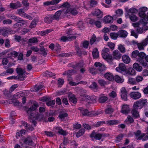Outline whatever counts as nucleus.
<instances>
[{"mask_svg": "<svg viewBox=\"0 0 148 148\" xmlns=\"http://www.w3.org/2000/svg\"><path fill=\"white\" fill-rule=\"evenodd\" d=\"M145 19H140L139 22L141 25V26L138 27L136 28V31L137 33L139 34L143 33L144 31L148 29V27L146 26L148 23L147 21H145Z\"/></svg>", "mask_w": 148, "mask_h": 148, "instance_id": "obj_1", "label": "nucleus"}, {"mask_svg": "<svg viewBox=\"0 0 148 148\" xmlns=\"http://www.w3.org/2000/svg\"><path fill=\"white\" fill-rule=\"evenodd\" d=\"M147 100L146 99H141L134 103L133 108H134L141 109L147 104Z\"/></svg>", "mask_w": 148, "mask_h": 148, "instance_id": "obj_2", "label": "nucleus"}, {"mask_svg": "<svg viewBox=\"0 0 148 148\" xmlns=\"http://www.w3.org/2000/svg\"><path fill=\"white\" fill-rule=\"evenodd\" d=\"M16 71L18 75H17L18 80L21 81L24 80L26 77L25 74L28 73L26 72L25 71L20 68H17L16 69Z\"/></svg>", "mask_w": 148, "mask_h": 148, "instance_id": "obj_3", "label": "nucleus"}, {"mask_svg": "<svg viewBox=\"0 0 148 148\" xmlns=\"http://www.w3.org/2000/svg\"><path fill=\"white\" fill-rule=\"evenodd\" d=\"M139 11L138 13L139 16L142 18L141 19H145V21H147L146 20V18L148 21V12L147 14L146 15L145 12L148 10V8L146 7H143L139 8Z\"/></svg>", "mask_w": 148, "mask_h": 148, "instance_id": "obj_4", "label": "nucleus"}, {"mask_svg": "<svg viewBox=\"0 0 148 148\" xmlns=\"http://www.w3.org/2000/svg\"><path fill=\"white\" fill-rule=\"evenodd\" d=\"M138 56L137 58V61L141 64L143 66H146L148 65V63L145 61V58L146 55L143 52L138 53Z\"/></svg>", "mask_w": 148, "mask_h": 148, "instance_id": "obj_5", "label": "nucleus"}, {"mask_svg": "<svg viewBox=\"0 0 148 148\" xmlns=\"http://www.w3.org/2000/svg\"><path fill=\"white\" fill-rule=\"evenodd\" d=\"M135 135L136 138L137 140H141L143 141H144L148 140V135L146 136L143 138L145 136L144 133H141V132L139 130H138L134 133Z\"/></svg>", "mask_w": 148, "mask_h": 148, "instance_id": "obj_6", "label": "nucleus"}, {"mask_svg": "<svg viewBox=\"0 0 148 148\" xmlns=\"http://www.w3.org/2000/svg\"><path fill=\"white\" fill-rule=\"evenodd\" d=\"M64 10H60L57 11L53 16L54 19L57 20H59L60 16L61 17H64L67 15V11Z\"/></svg>", "mask_w": 148, "mask_h": 148, "instance_id": "obj_7", "label": "nucleus"}, {"mask_svg": "<svg viewBox=\"0 0 148 148\" xmlns=\"http://www.w3.org/2000/svg\"><path fill=\"white\" fill-rule=\"evenodd\" d=\"M127 92L125 88L123 87L121 88L120 94L122 99L124 101H127Z\"/></svg>", "mask_w": 148, "mask_h": 148, "instance_id": "obj_8", "label": "nucleus"}, {"mask_svg": "<svg viewBox=\"0 0 148 148\" xmlns=\"http://www.w3.org/2000/svg\"><path fill=\"white\" fill-rule=\"evenodd\" d=\"M116 70L117 71L124 75L125 74H126L127 68L125 64L122 63L120 64L119 66L116 68Z\"/></svg>", "mask_w": 148, "mask_h": 148, "instance_id": "obj_9", "label": "nucleus"}, {"mask_svg": "<svg viewBox=\"0 0 148 148\" xmlns=\"http://www.w3.org/2000/svg\"><path fill=\"white\" fill-rule=\"evenodd\" d=\"M102 58L109 63L112 62L113 60L112 55L109 53H102Z\"/></svg>", "mask_w": 148, "mask_h": 148, "instance_id": "obj_10", "label": "nucleus"}, {"mask_svg": "<svg viewBox=\"0 0 148 148\" xmlns=\"http://www.w3.org/2000/svg\"><path fill=\"white\" fill-rule=\"evenodd\" d=\"M130 97L134 100H137L140 98L141 96V94L138 92H132L130 94Z\"/></svg>", "mask_w": 148, "mask_h": 148, "instance_id": "obj_11", "label": "nucleus"}, {"mask_svg": "<svg viewBox=\"0 0 148 148\" xmlns=\"http://www.w3.org/2000/svg\"><path fill=\"white\" fill-rule=\"evenodd\" d=\"M135 44L137 45L138 48L139 50H144L145 47L147 45L146 41L144 40H143L141 42L139 43L136 42Z\"/></svg>", "mask_w": 148, "mask_h": 148, "instance_id": "obj_12", "label": "nucleus"}, {"mask_svg": "<svg viewBox=\"0 0 148 148\" xmlns=\"http://www.w3.org/2000/svg\"><path fill=\"white\" fill-rule=\"evenodd\" d=\"M78 9L76 7H71L70 8L69 10L67 9L66 11H67V14H71L73 15H76L78 13Z\"/></svg>", "mask_w": 148, "mask_h": 148, "instance_id": "obj_13", "label": "nucleus"}, {"mask_svg": "<svg viewBox=\"0 0 148 148\" xmlns=\"http://www.w3.org/2000/svg\"><path fill=\"white\" fill-rule=\"evenodd\" d=\"M15 32V31L12 30L11 28H9L6 29H2V34L4 36H7L9 34H14Z\"/></svg>", "mask_w": 148, "mask_h": 148, "instance_id": "obj_14", "label": "nucleus"}, {"mask_svg": "<svg viewBox=\"0 0 148 148\" xmlns=\"http://www.w3.org/2000/svg\"><path fill=\"white\" fill-rule=\"evenodd\" d=\"M78 110L80 111L82 115L86 116H90L91 114L90 112H89L86 109L80 107L78 108Z\"/></svg>", "mask_w": 148, "mask_h": 148, "instance_id": "obj_15", "label": "nucleus"}, {"mask_svg": "<svg viewBox=\"0 0 148 148\" xmlns=\"http://www.w3.org/2000/svg\"><path fill=\"white\" fill-rule=\"evenodd\" d=\"M90 137L92 138H94L95 140H99L101 138L102 134H101L97 133L94 130L90 135Z\"/></svg>", "mask_w": 148, "mask_h": 148, "instance_id": "obj_16", "label": "nucleus"}, {"mask_svg": "<svg viewBox=\"0 0 148 148\" xmlns=\"http://www.w3.org/2000/svg\"><path fill=\"white\" fill-rule=\"evenodd\" d=\"M83 97H85L86 99L90 100V103H94L96 102V97L95 96H89L88 95H83Z\"/></svg>", "mask_w": 148, "mask_h": 148, "instance_id": "obj_17", "label": "nucleus"}, {"mask_svg": "<svg viewBox=\"0 0 148 148\" xmlns=\"http://www.w3.org/2000/svg\"><path fill=\"white\" fill-rule=\"evenodd\" d=\"M70 7V5L67 2H65L63 3L62 4H59L57 7V9L61 8H64V9H62L61 10H66L67 9L69 10Z\"/></svg>", "mask_w": 148, "mask_h": 148, "instance_id": "obj_18", "label": "nucleus"}, {"mask_svg": "<svg viewBox=\"0 0 148 148\" xmlns=\"http://www.w3.org/2000/svg\"><path fill=\"white\" fill-rule=\"evenodd\" d=\"M113 59H115L116 60H119L121 59V54L120 53L118 50H115L112 53Z\"/></svg>", "mask_w": 148, "mask_h": 148, "instance_id": "obj_19", "label": "nucleus"}, {"mask_svg": "<svg viewBox=\"0 0 148 148\" xmlns=\"http://www.w3.org/2000/svg\"><path fill=\"white\" fill-rule=\"evenodd\" d=\"M32 136H28L27 137L24 139L23 140V142L25 144L31 145L33 143V141L32 140Z\"/></svg>", "mask_w": 148, "mask_h": 148, "instance_id": "obj_20", "label": "nucleus"}, {"mask_svg": "<svg viewBox=\"0 0 148 148\" xmlns=\"http://www.w3.org/2000/svg\"><path fill=\"white\" fill-rule=\"evenodd\" d=\"M95 68L99 74L102 72V64L99 62H95L94 64Z\"/></svg>", "mask_w": 148, "mask_h": 148, "instance_id": "obj_21", "label": "nucleus"}, {"mask_svg": "<svg viewBox=\"0 0 148 148\" xmlns=\"http://www.w3.org/2000/svg\"><path fill=\"white\" fill-rule=\"evenodd\" d=\"M103 21L106 23H112L113 21V18L109 15H107L104 17Z\"/></svg>", "mask_w": 148, "mask_h": 148, "instance_id": "obj_22", "label": "nucleus"}, {"mask_svg": "<svg viewBox=\"0 0 148 148\" xmlns=\"http://www.w3.org/2000/svg\"><path fill=\"white\" fill-rule=\"evenodd\" d=\"M130 111L129 106L127 105H123L122 108L121 112L124 114H127Z\"/></svg>", "mask_w": 148, "mask_h": 148, "instance_id": "obj_23", "label": "nucleus"}, {"mask_svg": "<svg viewBox=\"0 0 148 148\" xmlns=\"http://www.w3.org/2000/svg\"><path fill=\"white\" fill-rule=\"evenodd\" d=\"M68 115V114L66 111L62 110L59 112L58 117L60 119L62 120L65 117H67Z\"/></svg>", "mask_w": 148, "mask_h": 148, "instance_id": "obj_24", "label": "nucleus"}, {"mask_svg": "<svg viewBox=\"0 0 148 148\" xmlns=\"http://www.w3.org/2000/svg\"><path fill=\"white\" fill-rule=\"evenodd\" d=\"M21 6V4L18 2L16 3H11L10 5V7L13 9H16Z\"/></svg>", "mask_w": 148, "mask_h": 148, "instance_id": "obj_25", "label": "nucleus"}, {"mask_svg": "<svg viewBox=\"0 0 148 148\" xmlns=\"http://www.w3.org/2000/svg\"><path fill=\"white\" fill-rule=\"evenodd\" d=\"M136 74L135 70L132 68H130L127 71H126V74L124 75H134Z\"/></svg>", "mask_w": 148, "mask_h": 148, "instance_id": "obj_26", "label": "nucleus"}, {"mask_svg": "<svg viewBox=\"0 0 148 148\" xmlns=\"http://www.w3.org/2000/svg\"><path fill=\"white\" fill-rule=\"evenodd\" d=\"M54 20V18L53 17V15H50L45 17L44 18V21L46 23H51Z\"/></svg>", "mask_w": 148, "mask_h": 148, "instance_id": "obj_27", "label": "nucleus"}, {"mask_svg": "<svg viewBox=\"0 0 148 148\" xmlns=\"http://www.w3.org/2000/svg\"><path fill=\"white\" fill-rule=\"evenodd\" d=\"M138 109V108H133V109L131 111L132 114L135 119L139 118L140 116L139 112L137 110Z\"/></svg>", "mask_w": 148, "mask_h": 148, "instance_id": "obj_28", "label": "nucleus"}, {"mask_svg": "<svg viewBox=\"0 0 148 148\" xmlns=\"http://www.w3.org/2000/svg\"><path fill=\"white\" fill-rule=\"evenodd\" d=\"M123 61L125 64H129L131 61V59L129 57L126 55H124L122 57Z\"/></svg>", "mask_w": 148, "mask_h": 148, "instance_id": "obj_29", "label": "nucleus"}, {"mask_svg": "<svg viewBox=\"0 0 148 148\" xmlns=\"http://www.w3.org/2000/svg\"><path fill=\"white\" fill-rule=\"evenodd\" d=\"M107 123L109 125H118L120 123V122L117 120H108Z\"/></svg>", "mask_w": 148, "mask_h": 148, "instance_id": "obj_30", "label": "nucleus"}, {"mask_svg": "<svg viewBox=\"0 0 148 148\" xmlns=\"http://www.w3.org/2000/svg\"><path fill=\"white\" fill-rule=\"evenodd\" d=\"M27 112L29 114V119H32L33 118H34L36 116L35 113H34L32 110L30 109L29 108L27 110Z\"/></svg>", "mask_w": 148, "mask_h": 148, "instance_id": "obj_31", "label": "nucleus"}, {"mask_svg": "<svg viewBox=\"0 0 148 148\" xmlns=\"http://www.w3.org/2000/svg\"><path fill=\"white\" fill-rule=\"evenodd\" d=\"M104 77L106 79L110 81L114 80V77L111 73H107L104 75Z\"/></svg>", "mask_w": 148, "mask_h": 148, "instance_id": "obj_32", "label": "nucleus"}, {"mask_svg": "<svg viewBox=\"0 0 148 148\" xmlns=\"http://www.w3.org/2000/svg\"><path fill=\"white\" fill-rule=\"evenodd\" d=\"M114 79L118 83H122L124 82V79L122 77H120L117 75L114 76Z\"/></svg>", "mask_w": 148, "mask_h": 148, "instance_id": "obj_33", "label": "nucleus"}, {"mask_svg": "<svg viewBox=\"0 0 148 148\" xmlns=\"http://www.w3.org/2000/svg\"><path fill=\"white\" fill-rule=\"evenodd\" d=\"M119 36L121 37L124 38L126 37L128 34L127 32L125 30H120L118 32Z\"/></svg>", "mask_w": 148, "mask_h": 148, "instance_id": "obj_34", "label": "nucleus"}, {"mask_svg": "<svg viewBox=\"0 0 148 148\" xmlns=\"http://www.w3.org/2000/svg\"><path fill=\"white\" fill-rule=\"evenodd\" d=\"M101 13V12L100 10L98 9H96L92 12V14L94 15L97 16L98 18L100 19L102 16Z\"/></svg>", "mask_w": 148, "mask_h": 148, "instance_id": "obj_35", "label": "nucleus"}, {"mask_svg": "<svg viewBox=\"0 0 148 148\" xmlns=\"http://www.w3.org/2000/svg\"><path fill=\"white\" fill-rule=\"evenodd\" d=\"M134 69H136L137 71L140 72L143 70V68L141 66L136 63H134L133 65Z\"/></svg>", "mask_w": 148, "mask_h": 148, "instance_id": "obj_36", "label": "nucleus"}, {"mask_svg": "<svg viewBox=\"0 0 148 148\" xmlns=\"http://www.w3.org/2000/svg\"><path fill=\"white\" fill-rule=\"evenodd\" d=\"M125 122L127 124H130L134 122V120L131 116L129 115L127 116V118L126 119Z\"/></svg>", "mask_w": 148, "mask_h": 148, "instance_id": "obj_37", "label": "nucleus"}, {"mask_svg": "<svg viewBox=\"0 0 148 148\" xmlns=\"http://www.w3.org/2000/svg\"><path fill=\"white\" fill-rule=\"evenodd\" d=\"M92 54L94 58L97 59L99 57V53L97 49H95L92 52Z\"/></svg>", "mask_w": 148, "mask_h": 148, "instance_id": "obj_38", "label": "nucleus"}, {"mask_svg": "<svg viewBox=\"0 0 148 148\" xmlns=\"http://www.w3.org/2000/svg\"><path fill=\"white\" fill-rule=\"evenodd\" d=\"M84 63L83 62H80L75 65L72 66V67L75 69L80 68L84 66Z\"/></svg>", "mask_w": 148, "mask_h": 148, "instance_id": "obj_39", "label": "nucleus"}, {"mask_svg": "<svg viewBox=\"0 0 148 148\" xmlns=\"http://www.w3.org/2000/svg\"><path fill=\"white\" fill-rule=\"evenodd\" d=\"M139 51L137 50L134 51L132 53V57L133 58H134L136 61H137V58L138 55Z\"/></svg>", "mask_w": 148, "mask_h": 148, "instance_id": "obj_40", "label": "nucleus"}, {"mask_svg": "<svg viewBox=\"0 0 148 148\" xmlns=\"http://www.w3.org/2000/svg\"><path fill=\"white\" fill-rule=\"evenodd\" d=\"M19 24V25L21 27V26H24L26 24V22L25 21L22 19L20 18H18V19L17 21Z\"/></svg>", "mask_w": 148, "mask_h": 148, "instance_id": "obj_41", "label": "nucleus"}, {"mask_svg": "<svg viewBox=\"0 0 148 148\" xmlns=\"http://www.w3.org/2000/svg\"><path fill=\"white\" fill-rule=\"evenodd\" d=\"M110 36L111 38L116 40L119 36V34L118 33L112 32L110 33Z\"/></svg>", "mask_w": 148, "mask_h": 148, "instance_id": "obj_42", "label": "nucleus"}, {"mask_svg": "<svg viewBox=\"0 0 148 148\" xmlns=\"http://www.w3.org/2000/svg\"><path fill=\"white\" fill-rule=\"evenodd\" d=\"M85 130L84 129L80 130L76 134V136L77 138H79L82 136L84 133Z\"/></svg>", "mask_w": 148, "mask_h": 148, "instance_id": "obj_43", "label": "nucleus"}, {"mask_svg": "<svg viewBox=\"0 0 148 148\" xmlns=\"http://www.w3.org/2000/svg\"><path fill=\"white\" fill-rule=\"evenodd\" d=\"M38 42V40L36 37H32L29 39L28 41V43H34Z\"/></svg>", "mask_w": 148, "mask_h": 148, "instance_id": "obj_44", "label": "nucleus"}, {"mask_svg": "<svg viewBox=\"0 0 148 148\" xmlns=\"http://www.w3.org/2000/svg\"><path fill=\"white\" fill-rule=\"evenodd\" d=\"M129 18L130 20L133 22L136 21L138 19L137 16L136 15L134 14L130 15L129 16Z\"/></svg>", "mask_w": 148, "mask_h": 148, "instance_id": "obj_45", "label": "nucleus"}, {"mask_svg": "<svg viewBox=\"0 0 148 148\" xmlns=\"http://www.w3.org/2000/svg\"><path fill=\"white\" fill-rule=\"evenodd\" d=\"M69 101L72 103L75 104L77 101L76 98L74 95H73L69 98Z\"/></svg>", "mask_w": 148, "mask_h": 148, "instance_id": "obj_46", "label": "nucleus"}, {"mask_svg": "<svg viewBox=\"0 0 148 148\" xmlns=\"http://www.w3.org/2000/svg\"><path fill=\"white\" fill-rule=\"evenodd\" d=\"M118 49L122 53H124L126 51V49L125 47L124 46L122 45H118Z\"/></svg>", "mask_w": 148, "mask_h": 148, "instance_id": "obj_47", "label": "nucleus"}, {"mask_svg": "<svg viewBox=\"0 0 148 148\" xmlns=\"http://www.w3.org/2000/svg\"><path fill=\"white\" fill-rule=\"evenodd\" d=\"M114 111V109L111 107L108 108L105 110V112L106 114H110L112 113Z\"/></svg>", "mask_w": 148, "mask_h": 148, "instance_id": "obj_48", "label": "nucleus"}, {"mask_svg": "<svg viewBox=\"0 0 148 148\" xmlns=\"http://www.w3.org/2000/svg\"><path fill=\"white\" fill-rule=\"evenodd\" d=\"M56 101L55 100H53L52 101H49V100L48 101L46 102V104L48 106H53L54 105Z\"/></svg>", "mask_w": 148, "mask_h": 148, "instance_id": "obj_49", "label": "nucleus"}, {"mask_svg": "<svg viewBox=\"0 0 148 148\" xmlns=\"http://www.w3.org/2000/svg\"><path fill=\"white\" fill-rule=\"evenodd\" d=\"M129 83L133 85L137 84L135 78L130 77L128 79Z\"/></svg>", "mask_w": 148, "mask_h": 148, "instance_id": "obj_50", "label": "nucleus"}, {"mask_svg": "<svg viewBox=\"0 0 148 148\" xmlns=\"http://www.w3.org/2000/svg\"><path fill=\"white\" fill-rule=\"evenodd\" d=\"M89 71L90 73L93 75H96L98 73L95 68L94 67L90 68L89 69Z\"/></svg>", "mask_w": 148, "mask_h": 148, "instance_id": "obj_51", "label": "nucleus"}, {"mask_svg": "<svg viewBox=\"0 0 148 148\" xmlns=\"http://www.w3.org/2000/svg\"><path fill=\"white\" fill-rule=\"evenodd\" d=\"M38 106L39 105L38 103L35 102L34 103L33 105L32 106L29 108L34 111Z\"/></svg>", "mask_w": 148, "mask_h": 148, "instance_id": "obj_52", "label": "nucleus"}, {"mask_svg": "<svg viewBox=\"0 0 148 148\" xmlns=\"http://www.w3.org/2000/svg\"><path fill=\"white\" fill-rule=\"evenodd\" d=\"M18 12L20 15L23 17H25L26 13L25 12L23 9H21L18 10Z\"/></svg>", "mask_w": 148, "mask_h": 148, "instance_id": "obj_53", "label": "nucleus"}, {"mask_svg": "<svg viewBox=\"0 0 148 148\" xmlns=\"http://www.w3.org/2000/svg\"><path fill=\"white\" fill-rule=\"evenodd\" d=\"M135 78L137 84L140 82L142 81L143 79V77L140 75H138Z\"/></svg>", "mask_w": 148, "mask_h": 148, "instance_id": "obj_54", "label": "nucleus"}, {"mask_svg": "<svg viewBox=\"0 0 148 148\" xmlns=\"http://www.w3.org/2000/svg\"><path fill=\"white\" fill-rule=\"evenodd\" d=\"M123 137V135L122 134H119L116 138L115 140L116 142L118 143L120 142L122 139Z\"/></svg>", "mask_w": 148, "mask_h": 148, "instance_id": "obj_55", "label": "nucleus"}, {"mask_svg": "<svg viewBox=\"0 0 148 148\" xmlns=\"http://www.w3.org/2000/svg\"><path fill=\"white\" fill-rule=\"evenodd\" d=\"M37 24V23L36 20H33L29 25V27L33 28L35 27Z\"/></svg>", "mask_w": 148, "mask_h": 148, "instance_id": "obj_56", "label": "nucleus"}, {"mask_svg": "<svg viewBox=\"0 0 148 148\" xmlns=\"http://www.w3.org/2000/svg\"><path fill=\"white\" fill-rule=\"evenodd\" d=\"M89 88L92 90L97 89V84L96 82H93L92 84L89 86Z\"/></svg>", "mask_w": 148, "mask_h": 148, "instance_id": "obj_57", "label": "nucleus"}, {"mask_svg": "<svg viewBox=\"0 0 148 148\" xmlns=\"http://www.w3.org/2000/svg\"><path fill=\"white\" fill-rule=\"evenodd\" d=\"M82 45L83 47L85 49H87L89 45V42L87 40H85L83 42Z\"/></svg>", "mask_w": 148, "mask_h": 148, "instance_id": "obj_58", "label": "nucleus"}, {"mask_svg": "<svg viewBox=\"0 0 148 148\" xmlns=\"http://www.w3.org/2000/svg\"><path fill=\"white\" fill-rule=\"evenodd\" d=\"M73 128L74 129H79L81 127V125L78 123L77 122L74 123L73 125Z\"/></svg>", "mask_w": 148, "mask_h": 148, "instance_id": "obj_59", "label": "nucleus"}, {"mask_svg": "<svg viewBox=\"0 0 148 148\" xmlns=\"http://www.w3.org/2000/svg\"><path fill=\"white\" fill-rule=\"evenodd\" d=\"M96 37L95 35L93 34L92 35V38L90 40V44L91 45H92L96 40Z\"/></svg>", "mask_w": 148, "mask_h": 148, "instance_id": "obj_60", "label": "nucleus"}, {"mask_svg": "<svg viewBox=\"0 0 148 148\" xmlns=\"http://www.w3.org/2000/svg\"><path fill=\"white\" fill-rule=\"evenodd\" d=\"M40 51L41 52H42V54L44 56V57L46 56L47 55V53L46 51L45 50V48L44 47H42L41 48H40Z\"/></svg>", "mask_w": 148, "mask_h": 148, "instance_id": "obj_61", "label": "nucleus"}, {"mask_svg": "<svg viewBox=\"0 0 148 148\" xmlns=\"http://www.w3.org/2000/svg\"><path fill=\"white\" fill-rule=\"evenodd\" d=\"M109 96L112 98H114L116 97L117 94L114 91H112L109 94Z\"/></svg>", "mask_w": 148, "mask_h": 148, "instance_id": "obj_62", "label": "nucleus"}, {"mask_svg": "<svg viewBox=\"0 0 148 148\" xmlns=\"http://www.w3.org/2000/svg\"><path fill=\"white\" fill-rule=\"evenodd\" d=\"M12 21L10 19H6L3 21V23L4 24H10L12 23Z\"/></svg>", "mask_w": 148, "mask_h": 148, "instance_id": "obj_63", "label": "nucleus"}, {"mask_svg": "<svg viewBox=\"0 0 148 148\" xmlns=\"http://www.w3.org/2000/svg\"><path fill=\"white\" fill-rule=\"evenodd\" d=\"M108 45L109 47L112 50L114 49L115 47L114 44L112 42H108Z\"/></svg>", "mask_w": 148, "mask_h": 148, "instance_id": "obj_64", "label": "nucleus"}]
</instances>
